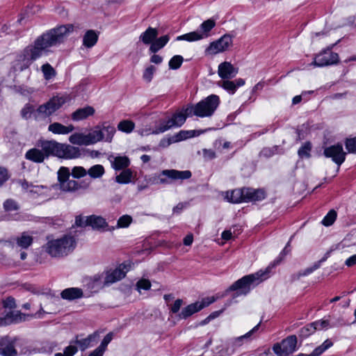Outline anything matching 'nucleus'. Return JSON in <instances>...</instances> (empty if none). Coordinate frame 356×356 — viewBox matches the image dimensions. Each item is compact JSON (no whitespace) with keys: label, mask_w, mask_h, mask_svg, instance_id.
<instances>
[{"label":"nucleus","mask_w":356,"mask_h":356,"mask_svg":"<svg viewBox=\"0 0 356 356\" xmlns=\"http://www.w3.org/2000/svg\"><path fill=\"white\" fill-rule=\"evenodd\" d=\"M158 35V31L156 29L149 27L144 33L140 35V40L145 44H149L154 41Z\"/></svg>","instance_id":"27"},{"label":"nucleus","mask_w":356,"mask_h":356,"mask_svg":"<svg viewBox=\"0 0 356 356\" xmlns=\"http://www.w3.org/2000/svg\"><path fill=\"white\" fill-rule=\"evenodd\" d=\"M100 332L97 330L93 333L89 334L86 338L79 339L78 337H76L74 343L79 346L81 350L83 351L87 348L93 346L98 341L99 338Z\"/></svg>","instance_id":"18"},{"label":"nucleus","mask_w":356,"mask_h":356,"mask_svg":"<svg viewBox=\"0 0 356 356\" xmlns=\"http://www.w3.org/2000/svg\"><path fill=\"white\" fill-rule=\"evenodd\" d=\"M74 127L72 124L65 126L59 122H54L49 125L48 131L54 134L66 135L74 131Z\"/></svg>","instance_id":"20"},{"label":"nucleus","mask_w":356,"mask_h":356,"mask_svg":"<svg viewBox=\"0 0 356 356\" xmlns=\"http://www.w3.org/2000/svg\"><path fill=\"white\" fill-rule=\"evenodd\" d=\"M7 322L10 324L17 323L25 321V315L22 314L19 311H11L6 314Z\"/></svg>","instance_id":"35"},{"label":"nucleus","mask_w":356,"mask_h":356,"mask_svg":"<svg viewBox=\"0 0 356 356\" xmlns=\"http://www.w3.org/2000/svg\"><path fill=\"white\" fill-rule=\"evenodd\" d=\"M74 31V26L68 24L51 29L37 38L34 42L27 46L16 60V67L22 71L42 56L49 49L63 43Z\"/></svg>","instance_id":"1"},{"label":"nucleus","mask_w":356,"mask_h":356,"mask_svg":"<svg viewBox=\"0 0 356 356\" xmlns=\"http://www.w3.org/2000/svg\"><path fill=\"white\" fill-rule=\"evenodd\" d=\"M215 26L216 22L212 19H209L201 24L198 31L203 39L207 38L210 35V31Z\"/></svg>","instance_id":"28"},{"label":"nucleus","mask_w":356,"mask_h":356,"mask_svg":"<svg viewBox=\"0 0 356 356\" xmlns=\"http://www.w3.org/2000/svg\"><path fill=\"white\" fill-rule=\"evenodd\" d=\"M10 243H15L17 248L21 249L29 248L33 242V238L31 235L24 232L20 235L13 238L8 241Z\"/></svg>","instance_id":"19"},{"label":"nucleus","mask_w":356,"mask_h":356,"mask_svg":"<svg viewBox=\"0 0 356 356\" xmlns=\"http://www.w3.org/2000/svg\"><path fill=\"white\" fill-rule=\"evenodd\" d=\"M226 199L232 203H239L245 202V188L234 189L227 192Z\"/></svg>","instance_id":"22"},{"label":"nucleus","mask_w":356,"mask_h":356,"mask_svg":"<svg viewBox=\"0 0 356 356\" xmlns=\"http://www.w3.org/2000/svg\"><path fill=\"white\" fill-rule=\"evenodd\" d=\"M219 97L211 95L195 104V115L200 118L209 117L213 115L219 105Z\"/></svg>","instance_id":"6"},{"label":"nucleus","mask_w":356,"mask_h":356,"mask_svg":"<svg viewBox=\"0 0 356 356\" xmlns=\"http://www.w3.org/2000/svg\"><path fill=\"white\" fill-rule=\"evenodd\" d=\"M69 141L74 145H87L86 134L75 133L69 137Z\"/></svg>","instance_id":"38"},{"label":"nucleus","mask_w":356,"mask_h":356,"mask_svg":"<svg viewBox=\"0 0 356 356\" xmlns=\"http://www.w3.org/2000/svg\"><path fill=\"white\" fill-rule=\"evenodd\" d=\"M134 122L128 120H122L118 124V130L127 134L131 133L134 129Z\"/></svg>","instance_id":"40"},{"label":"nucleus","mask_w":356,"mask_h":356,"mask_svg":"<svg viewBox=\"0 0 356 356\" xmlns=\"http://www.w3.org/2000/svg\"><path fill=\"white\" fill-rule=\"evenodd\" d=\"M130 270V266L122 264L115 270L108 272L105 277L104 283L106 284H113L121 280L126 276L127 272Z\"/></svg>","instance_id":"15"},{"label":"nucleus","mask_w":356,"mask_h":356,"mask_svg":"<svg viewBox=\"0 0 356 356\" xmlns=\"http://www.w3.org/2000/svg\"><path fill=\"white\" fill-rule=\"evenodd\" d=\"M311 150V145L309 143H306L302 147L298 150V155L300 157H309V152Z\"/></svg>","instance_id":"58"},{"label":"nucleus","mask_w":356,"mask_h":356,"mask_svg":"<svg viewBox=\"0 0 356 356\" xmlns=\"http://www.w3.org/2000/svg\"><path fill=\"white\" fill-rule=\"evenodd\" d=\"M88 216L83 217V216H76L75 219V224L77 226L79 227H85V226H89V220Z\"/></svg>","instance_id":"60"},{"label":"nucleus","mask_w":356,"mask_h":356,"mask_svg":"<svg viewBox=\"0 0 356 356\" xmlns=\"http://www.w3.org/2000/svg\"><path fill=\"white\" fill-rule=\"evenodd\" d=\"M44 149L49 153H52V156L64 159H74L81 156V152L79 147L54 140H49V143H45Z\"/></svg>","instance_id":"4"},{"label":"nucleus","mask_w":356,"mask_h":356,"mask_svg":"<svg viewBox=\"0 0 356 356\" xmlns=\"http://www.w3.org/2000/svg\"><path fill=\"white\" fill-rule=\"evenodd\" d=\"M60 189L64 192L73 193L81 188L80 184L75 180L68 179L59 185Z\"/></svg>","instance_id":"31"},{"label":"nucleus","mask_w":356,"mask_h":356,"mask_svg":"<svg viewBox=\"0 0 356 356\" xmlns=\"http://www.w3.org/2000/svg\"><path fill=\"white\" fill-rule=\"evenodd\" d=\"M87 172L83 167L76 166L72 170V175L74 178L79 179L85 177L88 173Z\"/></svg>","instance_id":"52"},{"label":"nucleus","mask_w":356,"mask_h":356,"mask_svg":"<svg viewBox=\"0 0 356 356\" xmlns=\"http://www.w3.org/2000/svg\"><path fill=\"white\" fill-rule=\"evenodd\" d=\"M202 39V36H201L198 31L179 35L177 38V40H186L188 42L197 41Z\"/></svg>","instance_id":"39"},{"label":"nucleus","mask_w":356,"mask_h":356,"mask_svg":"<svg viewBox=\"0 0 356 356\" xmlns=\"http://www.w3.org/2000/svg\"><path fill=\"white\" fill-rule=\"evenodd\" d=\"M296 336L291 335L282 340L281 343L274 344L273 350L277 356H289L296 350Z\"/></svg>","instance_id":"9"},{"label":"nucleus","mask_w":356,"mask_h":356,"mask_svg":"<svg viewBox=\"0 0 356 356\" xmlns=\"http://www.w3.org/2000/svg\"><path fill=\"white\" fill-rule=\"evenodd\" d=\"M9 178L8 171L4 168H0V186Z\"/></svg>","instance_id":"63"},{"label":"nucleus","mask_w":356,"mask_h":356,"mask_svg":"<svg viewBox=\"0 0 356 356\" xmlns=\"http://www.w3.org/2000/svg\"><path fill=\"white\" fill-rule=\"evenodd\" d=\"M184 58L181 56H174L169 61V67L172 70H177L180 67Z\"/></svg>","instance_id":"51"},{"label":"nucleus","mask_w":356,"mask_h":356,"mask_svg":"<svg viewBox=\"0 0 356 356\" xmlns=\"http://www.w3.org/2000/svg\"><path fill=\"white\" fill-rule=\"evenodd\" d=\"M19 184H21L23 190L29 191L32 193H39L41 189L43 188L42 186H33L31 184H29L26 180L19 181Z\"/></svg>","instance_id":"41"},{"label":"nucleus","mask_w":356,"mask_h":356,"mask_svg":"<svg viewBox=\"0 0 356 356\" xmlns=\"http://www.w3.org/2000/svg\"><path fill=\"white\" fill-rule=\"evenodd\" d=\"M333 343L330 339H326L321 346L316 348L310 354H300V356H319L329 348L332 346Z\"/></svg>","instance_id":"33"},{"label":"nucleus","mask_w":356,"mask_h":356,"mask_svg":"<svg viewBox=\"0 0 356 356\" xmlns=\"http://www.w3.org/2000/svg\"><path fill=\"white\" fill-rule=\"evenodd\" d=\"M345 145L349 153H356V137L346 139Z\"/></svg>","instance_id":"54"},{"label":"nucleus","mask_w":356,"mask_h":356,"mask_svg":"<svg viewBox=\"0 0 356 356\" xmlns=\"http://www.w3.org/2000/svg\"><path fill=\"white\" fill-rule=\"evenodd\" d=\"M95 109L92 106H86L79 108L72 114V119L74 121H79L86 119L94 114Z\"/></svg>","instance_id":"25"},{"label":"nucleus","mask_w":356,"mask_h":356,"mask_svg":"<svg viewBox=\"0 0 356 356\" xmlns=\"http://www.w3.org/2000/svg\"><path fill=\"white\" fill-rule=\"evenodd\" d=\"M193 133V131H180L176 136L172 137V140H169L168 145L172 142H178L193 137L194 136Z\"/></svg>","instance_id":"44"},{"label":"nucleus","mask_w":356,"mask_h":356,"mask_svg":"<svg viewBox=\"0 0 356 356\" xmlns=\"http://www.w3.org/2000/svg\"><path fill=\"white\" fill-rule=\"evenodd\" d=\"M323 154L326 157L331 158L339 166L344 162L346 154L341 144H337L326 147L324 149Z\"/></svg>","instance_id":"13"},{"label":"nucleus","mask_w":356,"mask_h":356,"mask_svg":"<svg viewBox=\"0 0 356 356\" xmlns=\"http://www.w3.org/2000/svg\"><path fill=\"white\" fill-rule=\"evenodd\" d=\"M329 326V321L327 320H321L315 321L310 324L311 327H314L316 330H323L327 328Z\"/></svg>","instance_id":"55"},{"label":"nucleus","mask_w":356,"mask_h":356,"mask_svg":"<svg viewBox=\"0 0 356 356\" xmlns=\"http://www.w3.org/2000/svg\"><path fill=\"white\" fill-rule=\"evenodd\" d=\"M238 72V68L234 67L230 62L225 61L218 65V74L222 79H232Z\"/></svg>","instance_id":"17"},{"label":"nucleus","mask_w":356,"mask_h":356,"mask_svg":"<svg viewBox=\"0 0 356 356\" xmlns=\"http://www.w3.org/2000/svg\"><path fill=\"white\" fill-rule=\"evenodd\" d=\"M99 34L94 30H88L83 36V45L86 48H92L97 42Z\"/></svg>","instance_id":"23"},{"label":"nucleus","mask_w":356,"mask_h":356,"mask_svg":"<svg viewBox=\"0 0 356 356\" xmlns=\"http://www.w3.org/2000/svg\"><path fill=\"white\" fill-rule=\"evenodd\" d=\"M266 197L265 191L262 189L245 188V202L259 201Z\"/></svg>","instance_id":"21"},{"label":"nucleus","mask_w":356,"mask_h":356,"mask_svg":"<svg viewBox=\"0 0 356 356\" xmlns=\"http://www.w3.org/2000/svg\"><path fill=\"white\" fill-rule=\"evenodd\" d=\"M274 267V265L268 266L264 270H259L258 272L245 275L241 279L235 282L230 287V291L241 290L242 293H248L251 286L257 285L261 282L266 280L268 277L270 270Z\"/></svg>","instance_id":"3"},{"label":"nucleus","mask_w":356,"mask_h":356,"mask_svg":"<svg viewBox=\"0 0 356 356\" xmlns=\"http://www.w3.org/2000/svg\"><path fill=\"white\" fill-rule=\"evenodd\" d=\"M59 185L69 179L70 176V169L67 167H60L57 172Z\"/></svg>","instance_id":"45"},{"label":"nucleus","mask_w":356,"mask_h":356,"mask_svg":"<svg viewBox=\"0 0 356 356\" xmlns=\"http://www.w3.org/2000/svg\"><path fill=\"white\" fill-rule=\"evenodd\" d=\"M60 296L62 298L68 300L80 298L83 296V291L79 288H68L64 289Z\"/></svg>","instance_id":"26"},{"label":"nucleus","mask_w":356,"mask_h":356,"mask_svg":"<svg viewBox=\"0 0 356 356\" xmlns=\"http://www.w3.org/2000/svg\"><path fill=\"white\" fill-rule=\"evenodd\" d=\"M259 325H260V323L259 324H257L256 326H254L250 331H249L244 335L235 338L234 339V342H233L234 346L236 347L242 346L243 343V341L245 340L250 339L252 334L258 330Z\"/></svg>","instance_id":"37"},{"label":"nucleus","mask_w":356,"mask_h":356,"mask_svg":"<svg viewBox=\"0 0 356 356\" xmlns=\"http://www.w3.org/2000/svg\"><path fill=\"white\" fill-rule=\"evenodd\" d=\"M215 300L214 298H207L206 299H203L202 301L195 302L191 305H188L186 307H184L181 312L179 314V318L182 319H186L188 317L192 316L193 314L200 311L203 308L209 306L210 304L213 302Z\"/></svg>","instance_id":"12"},{"label":"nucleus","mask_w":356,"mask_h":356,"mask_svg":"<svg viewBox=\"0 0 356 356\" xmlns=\"http://www.w3.org/2000/svg\"><path fill=\"white\" fill-rule=\"evenodd\" d=\"M337 212L334 210H330L322 220V224L325 226H330L334 223L337 218Z\"/></svg>","instance_id":"48"},{"label":"nucleus","mask_w":356,"mask_h":356,"mask_svg":"<svg viewBox=\"0 0 356 356\" xmlns=\"http://www.w3.org/2000/svg\"><path fill=\"white\" fill-rule=\"evenodd\" d=\"M233 45L232 36L225 34L219 39L211 42L205 49L206 55L213 56L227 51Z\"/></svg>","instance_id":"7"},{"label":"nucleus","mask_w":356,"mask_h":356,"mask_svg":"<svg viewBox=\"0 0 356 356\" xmlns=\"http://www.w3.org/2000/svg\"><path fill=\"white\" fill-rule=\"evenodd\" d=\"M133 178V172L131 169L127 168L122 170L120 174L115 177V181L118 184H126L131 181Z\"/></svg>","instance_id":"32"},{"label":"nucleus","mask_w":356,"mask_h":356,"mask_svg":"<svg viewBox=\"0 0 356 356\" xmlns=\"http://www.w3.org/2000/svg\"><path fill=\"white\" fill-rule=\"evenodd\" d=\"M68 101H70L68 96L54 97L38 108L35 119L39 120L49 117Z\"/></svg>","instance_id":"5"},{"label":"nucleus","mask_w":356,"mask_h":356,"mask_svg":"<svg viewBox=\"0 0 356 356\" xmlns=\"http://www.w3.org/2000/svg\"><path fill=\"white\" fill-rule=\"evenodd\" d=\"M191 176L190 170H164L160 173L158 182L161 184H169L172 181L188 179Z\"/></svg>","instance_id":"8"},{"label":"nucleus","mask_w":356,"mask_h":356,"mask_svg":"<svg viewBox=\"0 0 356 356\" xmlns=\"http://www.w3.org/2000/svg\"><path fill=\"white\" fill-rule=\"evenodd\" d=\"M170 38L168 35H165L159 38L156 40H154V41L152 43L150 46V51L153 53H156L159 49L163 48L167 44Z\"/></svg>","instance_id":"34"},{"label":"nucleus","mask_w":356,"mask_h":356,"mask_svg":"<svg viewBox=\"0 0 356 356\" xmlns=\"http://www.w3.org/2000/svg\"><path fill=\"white\" fill-rule=\"evenodd\" d=\"M218 86L229 92L231 94H234L236 90V85L235 82L229 81V79L219 82Z\"/></svg>","instance_id":"46"},{"label":"nucleus","mask_w":356,"mask_h":356,"mask_svg":"<svg viewBox=\"0 0 356 356\" xmlns=\"http://www.w3.org/2000/svg\"><path fill=\"white\" fill-rule=\"evenodd\" d=\"M33 111L32 106L26 104L21 111V115L23 118L29 119L31 116V113Z\"/></svg>","instance_id":"59"},{"label":"nucleus","mask_w":356,"mask_h":356,"mask_svg":"<svg viewBox=\"0 0 356 356\" xmlns=\"http://www.w3.org/2000/svg\"><path fill=\"white\" fill-rule=\"evenodd\" d=\"M3 209L6 212L17 211L19 209V204L13 199H8L3 202Z\"/></svg>","instance_id":"47"},{"label":"nucleus","mask_w":356,"mask_h":356,"mask_svg":"<svg viewBox=\"0 0 356 356\" xmlns=\"http://www.w3.org/2000/svg\"><path fill=\"white\" fill-rule=\"evenodd\" d=\"M111 162V166L115 170L127 169V168L130 165V160L126 156H113Z\"/></svg>","instance_id":"24"},{"label":"nucleus","mask_w":356,"mask_h":356,"mask_svg":"<svg viewBox=\"0 0 356 356\" xmlns=\"http://www.w3.org/2000/svg\"><path fill=\"white\" fill-rule=\"evenodd\" d=\"M156 71V67L153 65H151L146 68L145 70L143 77L147 82H150L152 79L154 73Z\"/></svg>","instance_id":"56"},{"label":"nucleus","mask_w":356,"mask_h":356,"mask_svg":"<svg viewBox=\"0 0 356 356\" xmlns=\"http://www.w3.org/2000/svg\"><path fill=\"white\" fill-rule=\"evenodd\" d=\"M16 339L5 336L0 339V355L17 356V350L15 348Z\"/></svg>","instance_id":"14"},{"label":"nucleus","mask_w":356,"mask_h":356,"mask_svg":"<svg viewBox=\"0 0 356 356\" xmlns=\"http://www.w3.org/2000/svg\"><path fill=\"white\" fill-rule=\"evenodd\" d=\"M94 179L101 177L104 173V168L102 165H95L87 172Z\"/></svg>","instance_id":"43"},{"label":"nucleus","mask_w":356,"mask_h":356,"mask_svg":"<svg viewBox=\"0 0 356 356\" xmlns=\"http://www.w3.org/2000/svg\"><path fill=\"white\" fill-rule=\"evenodd\" d=\"M151 286L150 281L147 279H141L136 283V289L139 293H140L142 289L146 291L150 289Z\"/></svg>","instance_id":"53"},{"label":"nucleus","mask_w":356,"mask_h":356,"mask_svg":"<svg viewBox=\"0 0 356 356\" xmlns=\"http://www.w3.org/2000/svg\"><path fill=\"white\" fill-rule=\"evenodd\" d=\"M42 71L43 72L45 79H51L56 74L54 69L49 64L46 63L42 66Z\"/></svg>","instance_id":"49"},{"label":"nucleus","mask_w":356,"mask_h":356,"mask_svg":"<svg viewBox=\"0 0 356 356\" xmlns=\"http://www.w3.org/2000/svg\"><path fill=\"white\" fill-rule=\"evenodd\" d=\"M87 145H93L102 140L100 127H96L92 131L86 134Z\"/></svg>","instance_id":"30"},{"label":"nucleus","mask_w":356,"mask_h":356,"mask_svg":"<svg viewBox=\"0 0 356 356\" xmlns=\"http://www.w3.org/2000/svg\"><path fill=\"white\" fill-rule=\"evenodd\" d=\"M74 341H70V344L64 349L63 353H58L55 356H74L78 351V348Z\"/></svg>","instance_id":"42"},{"label":"nucleus","mask_w":356,"mask_h":356,"mask_svg":"<svg viewBox=\"0 0 356 356\" xmlns=\"http://www.w3.org/2000/svg\"><path fill=\"white\" fill-rule=\"evenodd\" d=\"M339 56L337 54L332 52L330 49L323 51L318 54L314 62L318 67L333 65L337 63Z\"/></svg>","instance_id":"16"},{"label":"nucleus","mask_w":356,"mask_h":356,"mask_svg":"<svg viewBox=\"0 0 356 356\" xmlns=\"http://www.w3.org/2000/svg\"><path fill=\"white\" fill-rule=\"evenodd\" d=\"M182 304H183V300L181 299L176 300L175 301L174 304L172 305V307L170 308V311L174 314L177 313L179 311Z\"/></svg>","instance_id":"64"},{"label":"nucleus","mask_w":356,"mask_h":356,"mask_svg":"<svg viewBox=\"0 0 356 356\" xmlns=\"http://www.w3.org/2000/svg\"><path fill=\"white\" fill-rule=\"evenodd\" d=\"M314 332H315L314 327H311L310 324L302 327L300 330V335L304 337L310 335L311 334L314 333Z\"/></svg>","instance_id":"62"},{"label":"nucleus","mask_w":356,"mask_h":356,"mask_svg":"<svg viewBox=\"0 0 356 356\" xmlns=\"http://www.w3.org/2000/svg\"><path fill=\"white\" fill-rule=\"evenodd\" d=\"M114 334L113 332L108 333L104 338L103 339L102 341L101 342L99 347L106 351L107 348V346L108 343L112 341L113 338Z\"/></svg>","instance_id":"57"},{"label":"nucleus","mask_w":356,"mask_h":356,"mask_svg":"<svg viewBox=\"0 0 356 356\" xmlns=\"http://www.w3.org/2000/svg\"><path fill=\"white\" fill-rule=\"evenodd\" d=\"M132 222L131 216L129 215H124L121 216L117 222L116 228H125L129 227V225Z\"/></svg>","instance_id":"50"},{"label":"nucleus","mask_w":356,"mask_h":356,"mask_svg":"<svg viewBox=\"0 0 356 356\" xmlns=\"http://www.w3.org/2000/svg\"><path fill=\"white\" fill-rule=\"evenodd\" d=\"M88 220H89V226L95 229H104L108 226L106 220L102 216L92 215L88 216Z\"/></svg>","instance_id":"29"},{"label":"nucleus","mask_w":356,"mask_h":356,"mask_svg":"<svg viewBox=\"0 0 356 356\" xmlns=\"http://www.w3.org/2000/svg\"><path fill=\"white\" fill-rule=\"evenodd\" d=\"M186 122V115L181 111L174 113L170 119L160 124L155 130L154 134L163 133L172 127H179Z\"/></svg>","instance_id":"10"},{"label":"nucleus","mask_w":356,"mask_h":356,"mask_svg":"<svg viewBox=\"0 0 356 356\" xmlns=\"http://www.w3.org/2000/svg\"><path fill=\"white\" fill-rule=\"evenodd\" d=\"M45 143H49V140H39L37 143V147L29 149L26 153V159L35 163H42L46 158L52 156V153H49L44 149Z\"/></svg>","instance_id":"11"},{"label":"nucleus","mask_w":356,"mask_h":356,"mask_svg":"<svg viewBox=\"0 0 356 356\" xmlns=\"http://www.w3.org/2000/svg\"><path fill=\"white\" fill-rule=\"evenodd\" d=\"M5 308L13 309L16 307L15 300L13 297H8L2 302Z\"/></svg>","instance_id":"61"},{"label":"nucleus","mask_w":356,"mask_h":356,"mask_svg":"<svg viewBox=\"0 0 356 356\" xmlns=\"http://www.w3.org/2000/svg\"><path fill=\"white\" fill-rule=\"evenodd\" d=\"M100 131L102 134V140L104 139L106 142H111L115 133V128L111 125H104L102 128H100Z\"/></svg>","instance_id":"36"},{"label":"nucleus","mask_w":356,"mask_h":356,"mask_svg":"<svg viewBox=\"0 0 356 356\" xmlns=\"http://www.w3.org/2000/svg\"><path fill=\"white\" fill-rule=\"evenodd\" d=\"M75 245L76 242L72 236H64L48 241L44 248L52 257H63L72 252Z\"/></svg>","instance_id":"2"}]
</instances>
